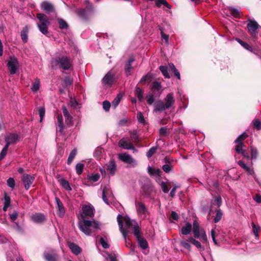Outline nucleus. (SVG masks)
Masks as SVG:
<instances>
[{
  "label": "nucleus",
  "mask_w": 261,
  "mask_h": 261,
  "mask_svg": "<svg viewBox=\"0 0 261 261\" xmlns=\"http://www.w3.org/2000/svg\"><path fill=\"white\" fill-rule=\"evenodd\" d=\"M63 81L66 86L71 85L73 83V80L69 76H66Z\"/></svg>",
  "instance_id": "62"
},
{
  "label": "nucleus",
  "mask_w": 261,
  "mask_h": 261,
  "mask_svg": "<svg viewBox=\"0 0 261 261\" xmlns=\"http://www.w3.org/2000/svg\"><path fill=\"white\" fill-rule=\"evenodd\" d=\"M251 225L252 227V231L253 233L254 234L255 238L258 240L259 239V235H258V230L260 229V227L259 226H256L254 223L252 222Z\"/></svg>",
  "instance_id": "41"
},
{
  "label": "nucleus",
  "mask_w": 261,
  "mask_h": 261,
  "mask_svg": "<svg viewBox=\"0 0 261 261\" xmlns=\"http://www.w3.org/2000/svg\"><path fill=\"white\" fill-rule=\"evenodd\" d=\"M86 3L88 4L86 9H80L77 10L76 13L77 15L83 19L86 20L88 19L90 14L93 11L92 6L89 3L88 1H85Z\"/></svg>",
  "instance_id": "8"
},
{
  "label": "nucleus",
  "mask_w": 261,
  "mask_h": 261,
  "mask_svg": "<svg viewBox=\"0 0 261 261\" xmlns=\"http://www.w3.org/2000/svg\"><path fill=\"white\" fill-rule=\"evenodd\" d=\"M62 186L67 191H70L72 189L69 185V182L64 178H61L59 180Z\"/></svg>",
  "instance_id": "29"
},
{
  "label": "nucleus",
  "mask_w": 261,
  "mask_h": 261,
  "mask_svg": "<svg viewBox=\"0 0 261 261\" xmlns=\"http://www.w3.org/2000/svg\"><path fill=\"white\" fill-rule=\"evenodd\" d=\"M158 149V146H153L151 147L146 153V155L148 158H150L152 155Z\"/></svg>",
  "instance_id": "47"
},
{
  "label": "nucleus",
  "mask_w": 261,
  "mask_h": 261,
  "mask_svg": "<svg viewBox=\"0 0 261 261\" xmlns=\"http://www.w3.org/2000/svg\"><path fill=\"white\" fill-rule=\"evenodd\" d=\"M121 98L122 95L120 94H118L117 97L112 102V106L114 108H116L119 105Z\"/></svg>",
  "instance_id": "43"
},
{
  "label": "nucleus",
  "mask_w": 261,
  "mask_h": 261,
  "mask_svg": "<svg viewBox=\"0 0 261 261\" xmlns=\"http://www.w3.org/2000/svg\"><path fill=\"white\" fill-rule=\"evenodd\" d=\"M45 108L44 107H41L39 109V114L40 118V121L41 122L43 119V117L45 115Z\"/></svg>",
  "instance_id": "63"
},
{
  "label": "nucleus",
  "mask_w": 261,
  "mask_h": 261,
  "mask_svg": "<svg viewBox=\"0 0 261 261\" xmlns=\"http://www.w3.org/2000/svg\"><path fill=\"white\" fill-rule=\"evenodd\" d=\"M119 146L125 149H132L134 151H136L137 149L133 146L132 143L126 138H123L119 142Z\"/></svg>",
  "instance_id": "13"
},
{
  "label": "nucleus",
  "mask_w": 261,
  "mask_h": 261,
  "mask_svg": "<svg viewBox=\"0 0 261 261\" xmlns=\"http://www.w3.org/2000/svg\"><path fill=\"white\" fill-rule=\"evenodd\" d=\"M247 137V135L244 133H243L242 134H241V135H240L236 139V140L234 141V143H238L239 142H242V141L245 140Z\"/></svg>",
  "instance_id": "55"
},
{
  "label": "nucleus",
  "mask_w": 261,
  "mask_h": 261,
  "mask_svg": "<svg viewBox=\"0 0 261 261\" xmlns=\"http://www.w3.org/2000/svg\"><path fill=\"white\" fill-rule=\"evenodd\" d=\"M55 200L57 205L58 212L57 214L60 217H63L65 213V208L63 206L62 202L61 201L60 199L58 197H56Z\"/></svg>",
  "instance_id": "23"
},
{
  "label": "nucleus",
  "mask_w": 261,
  "mask_h": 261,
  "mask_svg": "<svg viewBox=\"0 0 261 261\" xmlns=\"http://www.w3.org/2000/svg\"><path fill=\"white\" fill-rule=\"evenodd\" d=\"M41 8L43 11H44L47 14H49L51 12H55V9L54 6L49 2H42L41 4Z\"/></svg>",
  "instance_id": "20"
},
{
  "label": "nucleus",
  "mask_w": 261,
  "mask_h": 261,
  "mask_svg": "<svg viewBox=\"0 0 261 261\" xmlns=\"http://www.w3.org/2000/svg\"><path fill=\"white\" fill-rule=\"evenodd\" d=\"M107 166V170L109 171L112 175H114L116 170L115 161L113 159L111 160Z\"/></svg>",
  "instance_id": "27"
},
{
  "label": "nucleus",
  "mask_w": 261,
  "mask_h": 261,
  "mask_svg": "<svg viewBox=\"0 0 261 261\" xmlns=\"http://www.w3.org/2000/svg\"><path fill=\"white\" fill-rule=\"evenodd\" d=\"M160 30L161 31V35L162 39L163 40H165V43L166 44H168L169 43V42H168V40H169V35H167V34H165L164 33V31H163V30L162 28H160Z\"/></svg>",
  "instance_id": "50"
},
{
  "label": "nucleus",
  "mask_w": 261,
  "mask_h": 261,
  "mask_svg": "<svg viewBox=\"0 0 261 261\" xmlns=\"http://www.w3.org/2000/svg\"><path fill=\"white\" fill-rule=\"evenodd\" d=\"M68 246L72 252L75 255H77L79 254L82 251L81 248L78 245L73 243H69L68 244Z\"/></svg>",
  "instance_id": "26"
},
{
  "label": "nucleus",
  "mask_w": 261,
  "mask_h": 261,
  "mask_svg": "<svg viewBox=\"0 0 261 261\" xmlns=\"http://www.w3.org/2000/svg\"><path fill=\"white\" fill-rule=\"evenodd\" d=\"M153 79V76L150 73H148L146 75L143 76L140 81V83H143L144 82L150 83Z\"/></svg>",
  "instance_id": "34"
},
{
  "label": "nucleus",
  "mask_w": 261,
  "mask_h": 261,
  "mask_svg": "<svg viewBox=\"0 0 261 261\" xmlns=\"http://www.w3.org/2000/svg\"><path fill=\"white\" fill-rule=\"evenodd\" d=\"M165 107L168 109L172 108L175 103V98L172 93H168L164 99Z\"/></svg>",
  "instance_id": "17"
},
{
  "label": "nucleus",
  "mask_w": 261,
  "mask_h": 261,
  "mask_svg": "<svg viewBox=\"0 0 261 261\" xmlns=\"http://www.w3.org/2000/svg\"><path fill=\"white\" fill-rule=\"evenodd\" d=\"M161 84L159 82H154L152 84V89L159 91L161 88Z\"/></svg>",
  "instance_id": "57"
},
{
  "label": "nucleus",
  "mask_w": 261,
  "mask_h": 261,
  "mask_svg": "<svg viewBox=\"0 0 261 261\" xmlns=\"http://www.w3.org/2000/svg\"><path fill=\"white\" fill-rule=\"evenodd\" d=\"M223 213L220 209H218L216 211V215L215 217L214 221L215 223H218L222 218Z\"/></svg>",
  "instance_id": "42"
},
{
  "label": "nucleus",
  "mask_w": 261,
  "mask_h": 261,
  "mask_svg": "<svg viewBox=\"0 0 261 261\" xmlns=\"http://www.w3.org/2000/svg\"><path fill=\"white\" fill-rule=\"evenodd\" d=\"M84 167V165L82 163H77L75 166L76 173L80 175L82 173Z\"/></svg>",
  "instance_id": "46"
},
{
  "label": "nucleus",
  "mask_w": 261,
  "mask_h": 261,
  "mask_svg": "<svg viewBox=\"0 0 261 261\" xmlns=\"http://www.w3.org/2000/svg\"><path fill=\"white\" fill-rule=\"evenodd\" d=\"M146 101H147V103L148 105H152L154 101V96L152 94L148 95L146 97Z\"/></svg>",
  "instance_id": "61"
},
{
  "label": "nucleus",
  "mask_w": 261,
  "mask_h": 261,
  "mask_svg": "<svg viewBox=\"0 0 261 261\" xmlns=\"http://www.w3.org/2000/svg\"><path fill=\"white\" fill-rule=\"evenodd\" d=\"M63 114L66 119V123L67 125H70L72 124L73 118L69 114L68 110L64 106L62 107Z\"/></svg>",
  "instance_id": "25"
},
{
  "label": "nucleus",
  "mask_w": 261,
  "mask_h": 261,
  "mask_svg": "<svg viewBox=\"0 0 261 261\" xmlns=\"http://www.w3.org/2000/svg\"><path fill=\"white\" fill-rule=\"evenodd\" d=\"M37 18L39 20V22L37 23V27L39 31L43 34L46 35L48 34V29L50 25L49 18L43 13H38L37 14Z\"/></svg>",
  "instance_id": "4"
},
{
  "label": "nucleus",
  "mask_w": 261,
  "mask_h": 261,
  "mask_svg": "<svg viewBox=\"0 0 261 261\" xmlns=\"http://www.w3.org/2000/svg\"><path fill=\"white\" fill-rule=\"evenodd\" d=\"M118 158L122 162L129 164L133 166H136L137 165V162L131 155L126 153H121L118 154Z\"/></svg>",
  "instance_id": "9"
},
{
  "label": "nucleus",
  "mask_w": 261,
  "mask_h": 261,
  "mask_svg": "<svg viewBox=\"0 0 261 261\" xmlns=\"http://www.w3.org/2000/svg\"><path fill=\"white\" fill-rule=\"evenodd\" d=\"M160 186H161L162 191L165 193H167L169 192V189L168 188L166 182L162 181H161V182L160 184Z\"/></svg>",
  "instance_id": "60"
},
{
  "label": "nucleus",
  "mask_w": 261,
  "mask_h": 261,
  "mask_svg": "<svg viewBox=\"0 0 261 261\" xmlns=\"http://www.w3.org/2000/svg\"><path fill=\"white\" fill-rule=\"evenodd\" d=\"M251 159H256L258 155L257 149L253 147H251Z\"/></svg>",
  "instance_id": "59"
},
{
  "label": "nucleus",
  "mask_w": 261,
  "mask_h": 261,
  "mask_svg": "<svg viewBox=\"0 0 261 261\" xmlns=\"http://www.w3.org/2000/svg\"><path fill=\"white\" fill-rule=\"evenodd\" d=\"M148 173L150 175H153L155 176H160L161 171L159 169L152 168L150 166L148 167Z\"/></svg>",
  "instance_id": "32"
},
{
  "label": "nucleus",
  "mask_w": 261,
  "mask_h": 261,
  "mask_svg": "<svg viewBox=\"0 0 261 261\" xmlns=\"http://www.w3.org/2000/svg\"><path fill=\"white\" fill-rule=\"evenodd\" d=\"M135 236L136 237L139 243V246L142 249H146V248H148V243L146 241V240H145L140 236V231L138 232V231H136Z\"/></svg>",
  "instance_id": "19"
},
{
  "label": "nucleus",
  "mask_w": 261,
  "mask_h": 261,
  "mask_svg": "<svg viewBox=\"0 0 261 261\" xmlns=\"http://www.w3.org/2000/svg\"><path fill=\"white\" fill-rule=\"evenodd\" d=\"M99 242L103 248L107 249L109 248L110 245L108 243V239L106 237H100Z\"/></svg>",
  "instance_id": "33"
},
{
  "label": "nucleus",
  "mask_w": 261,
  "mask_h": 261,
  "mask_svg": "<svg viewBox=\"0 0 261 261\" xmlns=\"http://www.w3.org/2000/svg\"><path fill=\"white\" fill-rule=\"evenodd\" d=\"M153 111L154 112H162L168 109L165 107L164 102L162 100H158L155 101L153 104Z\"/></svg>",
  "instance_id": "22"
},
{
  "label": "nucleus",
  "mask_w": 261,
  "mask_h": 261,
  "mask_svg": "<svg viewBox=\"0 0 261 261\" xmlns=\"http://www.w3.org/2000/svg\"><path fill=\"white\" fill-rule=\"evenodd\" d=\"M58 22L59 23V28L61 29H67L68 28L67 23L63 19L61 18H58Z\"/></svg>",
  "instance_id": "37"
},
{
  "label": "nucleus",
  "mask_w": 261,
  "mask_h": 261,
  "mask_svg": "<svg viewBox=\"0 0 261 261\" xmlns=\"http://www.w3.org/2000/svg\"><path fill=\"white\" fill-rule=\"evenodd\" d=\"M9 146L5 145L4 147L3 148L1 152L0 153V160L3 159L6 155Z\"/></svg>",
  "instance_id": "52"
},
{
  "label": "nucleus",
  "mask_w": 261,
  "mask_h": 261,
  "mask_svg": "<svg viewBox=\"0 0 261 261\" xmlns=\"http://www.w3.org/2000/svg\"><path fill=\"white\" fill-rule=\"evenodd\" d=\"M137 117L138 121L139 123L144 124H145V120L144 118V116L143 115V114L139 112L137 113Z\"/></svg>",
  "instance_id": "54"
},
{
  "label": "nucleus",
  "mask_w": 261,
  "mask_h": 261,
  "mask_svg": "<svg viewBox=\"0 0 261 261\" xmlns=\"http://www.w3.org/2000/svg\"><path fill=\"white\" fill-rule=\"evenodd\" d=\"M143 91L139 87L136 88V95L137 96L138 100L141 101L143 100Z\"/></svg>",
  "instance_id": "44"
},
{
  "label": "nucleus",
  "mask_w": 261,
  "mask_h": 261,
  "mask_svg": "<svg viewBox=\"0 0 261 261\" xmlns=\"http://www.w3.org/2000/svg\"><path fill=\"white\" fill-rule=\"evenodd\" d=\"M7 66L11 74H15L19 68V63L17 59L14 56H10L7 63Z\"/></svg>",
  "instance_id": "6"
},
{
  "label": "nucleus",
  "mask_w": 261,
  "mask_h": 261,
  "mask_svg": "<svg viewBox=\"0 0 261 261\" xmlns=\"http://www.w3.org/2000/svg\"><path fill=\"white\" fill-rule=\"evenodd\" d=\"M139 134L136 130H134L130 133L131 138L136 141L139 140Z\"/></svg>",
  "instance_id": "64"
},
{
  "label": "nucleus",
  "mask_w": 261,
  "mask_h": 261,
  "mask_svg": "<svg viewBox=\"0 0 261 261\" xmlns=\"http://www.w3.org/2000/svg\"><path fill=\"white\" fill-rule=\"evenodd\" d=\"M20 138L19 136L16 134H10L7 135L5 140L6 142V145L9 146L11 144H16L18 141H19Z\"/></svg>",
  "instance_id": "15"
},
{
  "label": "nucleus",
  "mask_w": 261,
  "mask_h": 261,
  "mask_svg": "<svg viewBox=\"0 0 261 261\" xmlns=\"http://www.w3.org/2000/svg\"><path fill=\"white\" fill-rule=\"evenodd\" d=\"M52 68H62L65 70H69L71 67V61L67 56H62L58 58H53L50 61Z\"/></svg>",
  "instance_id": "2"
},
{
  "label": "nucleus",
  "mask_w": 261,
  "mask_h": 261,
  "mask_svg": "<svg viewBox=\"0 0 261 261\" xmlns=\"http://www.w3.org/2000/svg\"><path fill=\"white\" fill-rule=\"evenodd\" d=\"M247 27L250 34L252 36L255 37L257 34V30L259 27L257 22L255 20H250L248 23Z\"/></svg>",
  "instance_id": "12"
},
{
  "label": "nucleus",
  "mask_w": 261,
  "mask_h": 261,
  "mask_svg": "<svg viewBox=\"0 0 261 261\" xmlns=\"http://www.w3.org/2000/svg\"><path fill=\"white\" fill-rule=\"evenodd\" d=\"M113 193L111 190L110 187L109 185L104 187L102 190V198L103 201L108 205L109 204L108 198H110L112 196Z\"/></svg>",
  "instance_id": "16"
},
{
  "label": "nucleus",
  "mask_w": 261,
  "mask_h": 261,
  "mask_svg": "<svg viewBox=\"0 0 261 261\" xmlns=\"http://www.w3.org/2000/svg\"><path fill=\"white\" fill-rule=\"evenodd\" d=\"M100 178V175L98 173L92 174L88 177V179L92 182H96Z\"/></svg>",
  "instance_id": "49"
},
{
  "label": "nucleus",
  "mask_w": 261,
  "mask_h": 261,
  "mask_svg": "<svg viewBox=\"0 0 261 261\" xmlns=\"http://www.w3.org/2000/svg\"><path fill=\"white\" fill-rule=\"evenodd\" d=\"M43 256L46 261H59L58 254L53 248H47L43 253Z\"/></svg>",
  "instance_id": "7"
},
{
  "label": "nucleus",
  "mask_w": 261,
  "mask_h": 261,
  "mask_svg": "<svg viewBox=\"0 0 261 261\" xmlns=\"http://www.w3.org/2000/svg\"><path fill=\"white\" fill-rule=\"evenodd\" d=\"M171 70L174 73L175 75L179 80L180 78V73L173 64L169 65Z\"/></svg>",
  "instance_id": "48"
},
{
  "label": "nucleus",
  "mask_w": 261,
  "mask_h": 261,
  "mask_svg": "<svg viewBox=\"0 0 261 261\" xmlns=\"http://www.w3.org/2000/svg\"><path fill=\"white\" fill-rule=\"evenodd\" d=\"M100 224L97 221H92L88 220H83L82 222L79 223L80 229L86 235L90 236L96 229L99 228Z\"/></svg>",
  "instance_id": "3"
},
{
  "label": "nucleus",
  "mask_w": 261,
  "mask_h": 261,
  "mask_svg": "<svg viewBox=\"0 0 261 261\" xmlns=\"http://www.w3.org/2000/svg\"><path fill=\"white\" fill-rule=\"evenodd\" d=\"M83 214L86 217H92L94 216V207L91 205H85L82 207Z\"/></svg>",
  "instance_id": "21"
},
{
  "label": "nucleus",
  "mask_w": 261,
  "mask_h": 261,
  "mask_svg": "<svg viewBox=\"0 0 261 261\" xmlns=\"http://www.w3.org/2000/svg\"><path fill=\"white\" fill-rule=\"evenodd\" d=\"M31 220L36 224H41L46 221V216L41 213L32 214L30 217Z\"/></svg>",
  "instance_id": "10"
},
{
  "label": "nucleus",
  "mask_w": 261,
  "mask_h": 261,
  "mask_svg": "<svg viewBox=\"0 0 261 261\" xmlns=\"http://www.w3.org/2000/svg\"><path fill=\"white\" fill-rule=\"evenodd\" d=\"M254 128L257 130L261 129V122L259 119H255L252 122Z\"/></svg>",
  "instance_id": "53"
},
{
  "label": "nucleus",
  "mask_w": 261,
  "mask_h": 261,
  "mask_svg": "<svg viewBox=\"0 0 261 261\" xmlns=\"http://www.w3.org/2000/svg\"><path fill=\"white\" fill-rule=\"evenodd\" d=\"M155 5L158 7H161V5H164L169 9L171 8V6L169 5L166 0H156L155 2Z\"/></svg>",
  "instance_id": "38"
},
{
  "label": "nucleus",
  "mask_w": 261,
  "mask_h": 261,
  "mask_svg": "<svg viewBox=\"0 0 261 261\" xmlns=\"http://www.w3.org/2000/svg\"><path fill=\"white\" fill-rule=\"evenodd\" d=\"M190 243V242L188 241V239L187 240H181L180 241V246L187 249L188 250H191V246Z\"/></svg>",
  "instance_id": "40"
},
{
  "label": "nucleus",
  "mask_w": 261,
  "mask_h": 261,
  "mask_svg": "<svg viewBox=\"0 0 261 261\" xmlns=\"http://www.w3.org/2000/svg\"><path fill=\"white\" fill-rule=\"evenodd\" d=\"M8 186L13 189L15 187V182L13 178L10 177L7 179V181Z\"/></svg>",
  "instance_id": "56"
},
{
  "label": "nucleus",
  "mask_w": 261,
  "mask_h": 261,
  "mask_svg": "<svg viewBox=\"0 0 261 261\" xmlns=\"http://www.w3.org/2000/svg\"><path fill=\"white\" fill-rule=\"evenodd\" d=\"M172 166L170 163H168L162 166V169L166 173H169L172 169Z\"/></svg>",
  "instance_id": "51"
},
{
  "label": "nucleus",
  "mask_w": 261,
  "mask_h": 261,
  "mask_svg": "<svg viewBox=\"0 0 261 261\" xmlns=\"http://www.w3.org/2000/svg\"><path fill=\"white\" fill-rule=\"evenodd\" d=\"M35 177L33 175L24 174L22 177V181L24 185L25 190H28L33 183Z\"/></svg>",
  "instance_id": "11"
},
{
  "label": "nucleus",
  "mask_w": 261,
  "mask_h": 261,
  "mask_svg": "<svg viewBox=\"0 0 261 261\" xmlns=\"http://www.w3.org/2000/svg\"><path fill=\"white\" fill-rule=\"evenodd\" d=\"M188 241L190 242V243L194 244L197 248H201L202 250H204V248L202 247V245L199 241L196 240L192 237H190L188 238Z\"/></svg>",
  "instance_id": "39"
},
{
  "label": "nucleus",
  "mask_w": 261,
  "mask_h": 261,
  "mask_svg": "<svg viewBox=\"0 0 261 261\" xmlns=\"http://www.w3.org/2000/svg\"><path fill=\"white\" fill-rule=\"evenodd\" d=\"M121 217L122 216L121 215H118L117 217V221L118 223L120 230L122 233L123 237L124 239V240L126 239V237L128 235V232L127 229L132 228L133 229L134 235L135 234L136 231H138V232L140 231L139 226L137 222L135 220H131L129 218H125L124 222L126 228H123L122 222L120 219V217Z\"/></svg>",
  "instance_id": "1"
},
{
  "label": "nucleus",
  "mask_w": 261,
  "mask_h": 261,
  "mask_svg": "<svg viewBox=\"0 0 261 261\" xmlns=\"http://www.w3.org/2000/svg\"><path fill=\"white\" fill-rule=\"evenodd\" d=\"M236 143L237 144L236 145L235 150L238 153L241 154L244 150L243 148L245 147V146L243 142H239Z\"/></svg>",
  "instance_id": "36"
},
{
  "label": "nucleus",
  "mask_w": 261,
  "mask_h": 261,
  "mask_svg": "<svg viewBox=\"0 0 261 261\" xmlns=\"http://www.w3.org/2000/svg\"><path fill=\"white\" fill-rule=\"evenodd\" d=\"M137 210L139 215L143 219H145L149 214L147 207L142 202H138Z\"/></svg>",
  "instance_id": "14"
},
{
  "label": "nucleus",
  "mask_w": 261,
  "mask_h": 261,
  "mask_svg": "<svg viewBox=\"0 0 261 261\" xmlns=\"http://www.w3.org/2000/svg\"><path fill=\"white\" fill-rule=\"evenodd\" d=\"M230 13L231 15L235 17H238L240 16V12L233 8H231L229 9Z\"/></svg>",
  "instance_id": "58"
},
{
  "label": "nucleus",
  "mask_w": 261,
  "mask_h": 261,
  "mask_svg": "<svg viewBox=\"0 0 261 261\" xmlns=\"http://www.w3.org/2000/svg\"><path fill=\"white\" fill-rule=\"evenodd\" d=\"M193 233L194 237L199 239L202 242H207V239L205 231L203 229H200L198 224L196 222L193 223Z\"/></svg>",
  "instance_id": "5"
},
{
  "label": "nucleus",
  "mask_w": 261,
  "mask_h": 261,
  "mask_svg": "<svg viewBox=\"0 0 261 261\" xmlns=\"http://www.w3.org/2000/svg\"><path fill=\"white\" fill-rule=\"evenodd\" d=\"M160 70L162 72L163 75L165 76L166 78H170V75L168 72L167 68V67L165 66H160Z\"/></svg>",
  "instance_id": "45"
},
{
  "label": "nucleus",
  "mask_w": 261,
  "mask_h": 261,
  "mask_svg": "<svg viewBox=\"0 0 261 261\" xmlns=\"http://www.w3.org/2000/svg\"><path fill=\"white\" fill-rule=\"evenodd\" d=\"M28 28L26 26L24 28H23V30H22V31L21 32V39L25 43L27 42L28 40Z\"/></svg>",
  "instance_id": "31"
},
{
  "label": "nucleus",
  "mask_w": 261,
  "mask_h": 261,
  "mask_svg": "<svg viewBox=\"0 0 261 261\" xmlns=\"http://www.w3.org/2000/svg\"><path fill=\"white\" fill-rule=\"evenodd\" d=\"M115 74L111 71L108 72L102 80L104 85H111L114 80Z\"/></svg>",
  "instance_id": "18"
},
{
  "label": "nucleus",
  "mask_w": 261,
  "mask_h": 261,
  "mask_svg": "<svg viewBox=\"0 0 261 261\" xmlns=\"http://www.w3.org/2000/svg\"><path fill=\"white\" fill-rule=\"evenodd\" d=\"M192 230V225L188 223L181 229V232L184 235H188L190 233Z\"/></svg>",
  "instance_id": "28"
},
{
  "label": "nucleus",
  "mask_w": 261,
  "mask_h": 261,
  "mask_svg": "<svg viewBox=\"0 0 261 261\" xmlns=\"http://www.w3.org/2000/svg\"><path fill=\"white\" fill-rule=\"evenodd\" d=\"M40 81L38 79H36L33 82L31 89L34 92H36L40 88Z\"/></svg>",
  "instance_id": "30"
},
{
  "label": "nucleus",
  "mask_w": 261,
  "mask_h": 261,
  "mask_svg": "<svg viewBox=\"0 0 261 261\" xmlns=\"http://www.w3.org/2000/svg\"><path fill=\"white\" fill-rule=\"evenodd\" d=\"M77 153L76 149L74 148L73 149L71 152L69 154V155L68 156V158L67 159V164L68 165H70L72 162L73 161V159H74L76 154Z\"/></svg>",
  "instance_id": "35"
},
{
  "label": "nucleus",
  "mask_w": 261,
  "mask_h": 261,
  "mask_svg": "<svg viewBox=\"0 0 261 261\" xmlns=\"http://www.w3.org/2000/svg\"><path fill=\"white\" fill-rule=\"evenodd\" d=\"M57 131L62 134L64 129L63 124V116L61 114H59L57 116Z\"/></svg>",
  "instance_id": "24"
}]
</instances>
